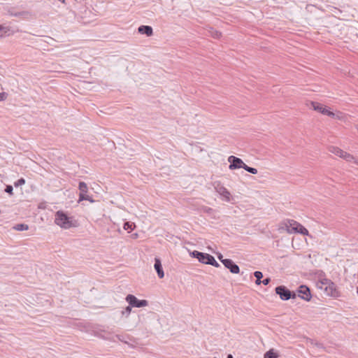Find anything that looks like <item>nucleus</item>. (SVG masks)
<instances>
[{"mask_svg":"<svg viewBox=\"0 0 358 358\" xmlns=\"http://www.w3.org/2000/svg\"><path fill=\"white\" fill-rule=\"evenodd\" d=\"M55 222L57 225L64 229L76 227L78 222L73 217H69L65 213L59 210L55 214Z\"/></svg>","mask_w":358,"mask_h":358,"instance_id":"1","label":"nucleus"},{"mask_svg":"<svg viewBox=\"0 0 358 358\" xmlns=\"http://www.w3.org/2000/svg\"><path fill=\"white\" fill-rule=\"evenodd\" d=\"M190 255L194 258H196L202 264L212 265L216 268L220 266L214 257L209 254L194 250L190 253Z\"/></svg>","mask_w":358,"mask_h":358,"instance_id":"2","label":"nucleus"},{"mask_svg":"<svg viewBox=\"0 0 358 358\" xmlns=\"http://www.w3.org/2000/svg\"><path fill=\"white\" fill-rule=\"evenodd\" d=\"M319 282L321 284L320 288H324L328 295L333 297L339 296L340 292L337 289V286L331 280L322 278L320 280Z\"/></svg>","mask_w":358,"mask_h":358,"instance_id":"3","label":"nucleus"},{"mask_svg":"<svg viewBox=\"0 0 358 358\" xmlns=\"http://www.w3.org/2000/svg\"><path fill=\"white\" fill-rule=\"evenodd\" d=\"M275 293L279 295L282 301H287L290 299H295L296 294L295 292L290 291L284 285H280L275 287Z\"/></svg>","mask_w":358,"mask_h":358,"instance_id":"4","label":"nucleus"},{"mask_svg":"<svg viewBox=\"0 0 358 358\" xmlns=\"http://www.w3.org/2000/svg\"><path fill=\"white\" fill-rule=\"evenodd\" d=\"M78 189L80 191L78 202L82 201H89L91 203L94 202V200L87 194L88 192L87 185L85 182H80L78 185Z\"/></svg>","mask_w":358,"mask_h":358,"instance_id":"5","label":"nucleus"},{"mask_svg":"<svg viewBox=\"0 0 358 358\" xmlns=\"http://www.w3.org/2000/svg\"><path fill=\"white\" fill-rule=\"evenodd\" d=\"M127 302L132 307L141 308L148 304L147 300H139L134 295L128 294L126 296Z\"/></svg>","mask_w":358,"mask_h":358,"instance_id":"6","label":"nucleus"},{"mask_svg":"<svg viewBox=\"0 0 358 358\" xmlns=\"http://www.w3.org/2000/svg\"><path fill=\"white\" fill-rule=\"evenodd\" d=\"M228 162L230 163L229 166V169L230 170H234L241 168L244 169V167L246 166V164L241 158L233 155L228 157Z\"/></svg>","mask_w":358,"mask_h":358,"instance_id":"7","label":"nucleus"},{"mask_svg":"<svg viewBox=\"0 0 358 358\" xmlns=\"http://www.w3.org/2000/svg\"><path fill=\"white\" fill-rule=\"evenodd\" d=\"M310 106L313 107V110L323 114V115H326L329 117H334L336 116L335 113L329 110L328 109H327L326 108H324L323 106V105H322L321 103H317V102H315V101H310Z\"/></svg>","mask_w":358,"mask_h":358,"instance_id":"8","label":"nucleus"},{"mask_svg":"<svg viewBox=\"0 0 358 358\" xmlns=\"http://www.w3.org/2000/svg\"><path fill=\"white\" fill-rule=\"evenodd\" d=\"M298 293H299L298 296L301 299H302L306 301H310V299L312 298L310 290L309 287H307L306 285H301L299 287Z\"/></svg>","mask_w":358,"mask_h":358,"instance_id":"9","label":"nucleus"},{"mask_svg":"<svg viewBox=\"0 0 358 358\" xmlns=\"http://www.w3.org/2000/svg\"><path fill=\"white\" fill-rule=\"evenodd\" d=\"M214 187L216 192L224 196L227 201L230 200V192L220 182H215Z\"/></svg>","mask_w":358,"mask_h":358,"instance_id":"10","label":"nucleus"},{"mask_svg":"<svg viewBox=\"0 0 358 358\" xmlns=\"http://www.w3.org/2000/svg\"><path fill=\"white\" fill-rule=\"evenodd\" d=\"M222 264L232 273L237 274L240 272L239 266L230 259H226L225 261H222Z\"/></svg>","mask_w":358,"mask_h":358,"instance_id":"11","label":"nucleus"},{"mask_svg":"<svg viewBox=\"0 0 358 358\" xmlns=\"http://www.w3.org/2000/svg\"><path fill=\"white\" fill-rule=\"evenodd\" d=\"M155 269L157 273V275L159 278H163L164 276V270L162 268L161 260L159 258L155 259Z\"/></svg>","mask_w":358,"mask_h":358,"instance_id":"12","label":"nucleus"},{"mask_svg":"<svg viewBox=\"0 0 358 358\" xmlns=\"http://www.w3.org/2000/svg\"><path fill=\"white\" fill-rule=\"evenodd\" d=\"M138 33L145 34L147 36H151L153 34L152 28L148 25H141L138 28Z\"/></svg>","mask_w":358,"mask_h":358,"instance_id":"13","label":"nucleus"},{"mask_svg":"<svg viewBox=\"0 0 358 358\" xmlns=\"http://www.w3.org/2000/svg\"><path fill=\"white\" fill-rule=\"evenodd\" d=\"M329 151L337 156H338L339 157L343 159L344 158V155L346 153L345 151L341 150V148H338V147H336V146H330L329 148Z\"/></svg>","mask_w":358,"mask_h":358,"instance_id":"14","label":"nucleus"},{"mask_svg":"<svg viewBox=\"0 0 358 358\" xmlns=\"http://www.w3.org/2000/svg\"><path fill=\"white\" fill-rule=\"evenodd\" d=\"M292 230L295 233H299L304 236H309L308 229L301 224H297V227H293Z\"/></svg>","mask_w":358,"mask_h":358,"instance_id":"15","label":"nucleus"},{"mask_svg":"<svg viewBox=\"0 0 358 358\" xmlns=\"http://www.w3.org/2000/svg\"><path fill=\"white\" fill-rule=\"evenodd\" d=\"M208 31L210 36L214 38H220L222 36V33L220 31L215 30L212 27H210Z\"/></svg>","mask_w":358,"mask_h":358,"instance_id":"16","label":"nucleus"},{"mask_svg":"<svg viewBox=\"0 0 358 358\" xmlns=\"http://www.w3.org/2000/svg\"><path fill=\"white\" fill-rule=\"evenodd\" d=\"M8 14L11 16L26 17L27 16H28L29 15V13L28 11H22V12L14 13V12L9 10Z\"/></svg>","mask_w":358,"mask_h":358,"instance_id":"17","label":"nucleus"},{"mask_svg":"<svg viewBox=\"0 0 358 358\" xmlns=\"http://www.w3.org/2000/svg\"><path fill=\"white\" fill-rule=\"evenodd\" d=\"M343 159H345V161H347L348 162H353L355 164H357L358 163L357 159H355V157L352 155H351V154H350V153H348L347 152L344 155Z\"/></svg>","mask_w":358,"mask_h":358,"instance_id":"18","label":"nucleus"},{"mask_svg":"<svg viewBox=\"0 0 358 358\" xmlns=\"http://www.w3.org/2000/svg\"><path fill=\"white\" fill-rule=\"evenodd\" d=\"M136 225L133 222H126L124 224V230H127L129 232L131 231L132 230H134V229L135 228Z\"/></svg>","mask_w":358,"mask_h":358,"instance_id":"19","label":"nucleus"},{"mask_svg":"<svg viewBox=\"0 0 358 358\" xmlns=\"http://www.w3.org/2000/svg\"><path fill=\"white\" fill-rule=\"evenodd\" d=\"M13 228L17 231H24L29 229V226L25 224H17Z\"/></svg>","mask_w":358,"mask_h":358,"instance_id":"20","label":"nucleus"},{"mask_svg":"<svg viewBox=\"0 0 358 358\" xmlns=\"http://www.w3.org/2000/svg\"><path fill=\"white\" fill-rule=\"evenodd\" d=\"M246 171L252 173V174H257V169H255V168H252V167H250V166H248V165H246V166L244 167V169Z\"/></svg>","mask_w":358,"mask_h":358,"instance_id":"21","label":"nucleus"},{"mask_svg":"<svg viewBox=\"0 0 358 358\" xmlns=\"http://www.w3.org/2000/svg\"><path fill=\"white\" fill-rule=\"evenodd\" d=\"M131 306L129 305V306H127L122 311V315H126V317H128L129 315V314L131 313Z\"/></svg>","mask_w":358,"mask_h":358,"instance_id":"22","label":"nucleus"},{"mask_svg":"<svg viewBox=\"0 0 358 358\" xmlns=\"http://www.w3.org/2000/svg\"><path fill=\"white\" fill-rule=\"evenodd\" d=\"M266 355H268L271 358H278V354L277 352H275L273 349L269 350L265 353Z\"/></svg>","mask_w":358,"mask_h":358,"instance_id":"23","label":"nucleus"},{"mask_svg":"<svg viewBox=\"0 0 358 358\" xmlns=\"http://www.w3.org/2000/svg\"><path fill=\"white\" fill-rule=\"evenodd\" d=\"M288 224H289L288 227H292L293 228L294 227H297V224H299V223L295 220H288Z\"/></svg>","mask_w":358,"mask_h":358,"instance_id":"24","label":"nucleus"},{"mask_svg":"<svg viewBox=\"0 0 358 358\" xmlns=\"http://www.w3.org/2000/svg\"><path fill=\"white\" fill-rule=\"evenodd\" d=\"M254 276L256 279H262L263 278V273L261 271H257L254 273Z\"/></svg>","mask_w":358,"mask_h":358,"instance_id":"25","label":"nucleus"},{"mask_svg":"<svg viewBox=\"0 0 358 358\" xmlns=\"http://www.w3.org/2000/svg\"><path fill=\"white\" fill-rule=\"evenodd\" d=\"M13 188L11 185H7L5 189V192L9 194H13Z\"/></svg>","mask_w":358,"mask_h":358,"instance_id":"26","label":"nucleus"},{"mask_svg":"<svg viewBox=\"0 0 358 358\" xmlns=\"http://www.w3.org/2000/svg\"><path fill=\"white\" fill-rule=\"evenodd\" d=\"M25 183V180L24 178H20L15 183V186H19V185H24Z\"/></svg>","mask_w":358,"mask_h":358,"instance_id":"27","label":"nucleus"},{"mask_svg":"<svg viewBox=\"0 0 358 358\" xmlns=\"http://www.w3.org/2000/svg\"><path fill=\"white\" fill-rule=\"evenodd\" d=\"M271 282L270 278H266L262 280V284L264 285H267Z\"/></svg>","mask_w":358,"mask_h":358,"instance_id":"28","label":"nucleus"},{"mask_svg":"<svg viewBox=\"0 0 358 358\" xmlns=\"http://www.w3.org/2000/svg\"><path fill=\"white\" fill-rule=\"evenodd\" d=\"M6 99V94L5 92L0 93V101Z\"/></svg>","mask_w":358,"mask_h":358,"instance_id":"29","label":"nucleus"},{"mask_svg":"<svg viewBox=\"0 0 358 358\" xmlns=\"http://www.w3.org/2000/svg\"><path fill=\"white\" fill-rule=\"evenodd\" d=\"M218 259L220 260V262L222 263V261H225L226 259L223 258V256L222 254H219L217 255Z\"/></svg>","mask_w":358,"mask_h":358,"instance_id":"30","label":"nucleus"},{"mask_svg":"<svg viewBox=\"0 0 358 358\" xmlns=\"http://www.w3.org/2000/svg\"><path fill=\"white\" fill-rule=\"evenodd\" d=\"M6 27H5L2 25H0V31H4V32L6 33ZM2 36H3V35H0V37H2Z\"/></svg>","mask_w":358,"mask_h":358,"instance_id":"31","label":"nucleus"},{"mask_svg":"<svg viewBox=\"0 0 358 358\" xmlns=\"http://www.w3.org/2000/svg\"><path fill=\"white\" fill-rule=\"evenodd\" d=\"M255 283L259 285L262 283V280L261 279H256Z\"/></svg>","mask_w":358,"mask_h":358,"instance_id":"32","label":"nucleus"},{"mask_svg":"<svg viewBox=\"0 0 358 358\" xmlns=\"http://www.w3.org/2000/svg\"><path fill=\"white\" fill-rule=\"evenodd\" d=\"M264 358H271V357H269L268 355H266V354H264Z\"/></svg>","mask_w":358,"mask_h":358,"instance_id":"33","label":"nucleus"},{"mask_svg":"<svg viewBox=\"0 0 358 358\" xmlns=\"http://www.w3.org/2000/svg\"><path fill=\"white\" fill-rule=\"evenodd\" d=\"M227 358H234V357H233V356H232L231 355H229L227 356Z\"/></svg>","mask_w":358,"mask_h":358,"instance_id":"34","label":"nucleus"},{"mask_svg":"<svg viewBox=\"0 0 358 358\" xmlns=\"http://www.w3.org/2000/svg\"><path fill=\"white\" fill-rule=\"evenodd\" d=\"M59 1L62 2V3H64L65 2V0H59Z\"/></svg>","mask_w":358,"mask_h":358,"instance_id":"35","label":"nucleus"},{"mask_svg":"<svg viewBox=\"0 0 358 358\" xmlns=\"http://www.w3.org/2000/svg\"><path fill=\"white\" fill-rule=\"evenodd\" d=\"M357 293H358V287H357Z\"/></svg>","mask_w":358,"mask_h":358,"instance_id":"36","label":"nucleus"}]
</instances>
